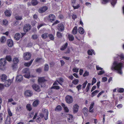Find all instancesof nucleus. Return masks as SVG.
<instances>
[{
    "mask_svg": "<svg viewBox=\"0 0 124 124\" xmlns=\"http://www.w3.org/2000/svg\"><path fill=\"white\" fill-rule=\"evenodd\" d=\"M123 65L122 63L114 61L111 67V69L112 70H116L118 73L121 75L122 73V68Z\"/></svg>",
    "mask_w": 124,
    "mask_h": 124,
    "instance_id": "nucleus-1",
    "label": "nucleus"
},
{
    "mask_svg": "<svg viewBox=\"0 0 124 124\" xmlns=\"http://www.w3.org/2000/svg\"><path fill=\"white\" fill-rule=\"evenodd\" d=\"M48 111L47 109L45 108H43L41 113L36 120L39 123L43 117L45 120H47L48 119Z\"/></svg>",
    "mask_w": 124,
    "mask_h": 124,
    "instance_id": "nucleus-2",
    "label": "nucleus"
},
{
    "mask_svg": "<svg viewBox=\"0 0 124 124\" xmlns=\"http://www.w3.org/2000/svg\"><path fill=\"white\" fill-rule=\"evenodd\" d=\"M22 73L25 74L23 75L24 77L26 78H29L30 77V72L28 68H26L23 70Z\"/></svg>",
    "mask_w": 124,
    "mask_h": 124,
    "instance_id": "nucleus-3",
    "label": "nucleus"
},
{
    "mask_svg": "<svg viewBox=\"0 0 124 124\" xmlns=\"http://www.w3.org/2000/svg\"><path fill=\"white\" fill-rule=\"evenodd\" d=\"M46 81V80L44 77H39L38 79V81L39 83V85H41V87H45V85L44 84L42 83H41V84H40V83L44 82Z\"/></svg>",
    "mask_w": 124,
    "mask_h": 124,
    "instance_id": "nucleus-4",
    "label": "nucleus"
},
{
    "mask_svg": "<svg viewBox=\"0 0 124 124\" xmlns=\"http://www.w3.org/2000/svg\"><path fill=\"white\" fill-rule=\"evenodd\" d=\"M65 101L66 102L68 103H71L73 101V98L71 96L69 95L67 96L65 98Z\"/></svg>",
    "mask_w": 124,
    "mask_h": 124,
    "instance_id": "nucleus-5",
    "label": "nucleus"
},
{
    "mask_svg": "<svg viewBox=\"0 0 124 124\" xmlns=\"http://www.w3.org/2000/svg\"><path fill=\"white\" fill-rule=\"evenodd\" d=\"M24 59L25 60H29L31 57V54L29 52H26L23 54Z\"/></svg>",
    "mask_w": 124,
    "mask_h": 124,
    "instance_id": "nucleus-6",
    "label": "nucleus"
},
{
    "mask_svg": "<svg viewBox=\"0 0 124 124\" xmlns=\"http://www.w3.org/2000/svg\"><path fill=\"white\" fill-rule=\"evenodd\" d=\"M33 88L36 91L39 92L41 90L39 86L36 84H34L32 85Z\"/></svg>",
    "mask_w": 124,
    "mask_h": 124,
    "instance_id": "nucleus-7",
    "label": "nucleus"
},
{
    "mask_svg": "<svg viewBox=\"0 0 124 124\" xmlns=\"http://www.w3.org/2000/svg\"><path fill=\"white\" fill-rule=\"evenodd\" d=\"M48 19L49 20V22H52L55 20V16L54 15L50 14L49 15Z\"/></svg>",
    "mask_w": 124,
    "mask_h": 124,
    "instance_id": "nucleus-8",
    "label": "nucleus"
},
{
    "mask_svg": "<svg viewBox=\"0 0 124 124\" xmlns=\"http://www.w3.org/2000/svg\"><path fill=\"white\" fill-rule=\"evenodd\" d=\"M79 106L77 104H74L73 107V111L74 113H76L78 111Z\"/></svg>",
    "mask_w": 124,
    "mask_h": 124,
    "instance_id": "nucleus-9",
    "label": "nucleus"
},
{
    "mask_svg": "<svg viewBox=\"0 0 124 124\" xmlns=\"http://www.w3.org/2000/svg\"><path fill=\"white\" fill-rule=\"evenodd\" d=\"M31 26L30 24H26L24 27L23 30L25 32H27L30 30Z\"/></svg>",
    "mask_w": 124,
    "mask_h": 124,
    "instance_id": "nucleus-10",
    "label": "nucleus"
},
{
    "mask_svg": "<svg viewBox=\"0 0 124 124\" xmlns=\"http://www.w3.org/2000/svg\"><path fill=\"white\" fill-rule=\"evenodd\" d=\"M47 9L48 8L46 6H43L39 8V13H42L46 11Z\"/></svg>",
    "mask_w": 124,
    "mask_h": 124,
    "instance_id": "nucleus-11",
    "label": "nucleus"
},
{
    "mask_svg": "<svg viewBox=\"0 0 124 124\" xmlns=\"http://www.w3.org/2000/svg\"><path fill=\"white\" fill-rule=\"evenodd\" d=\"M57 29L60 31H62L64 30V27L63 24L60 23L58 25Z\"/></svg>",
    "mask_w": 124,
    "mask_h": 124,
    "instance_id": "nucleus-12",
    "label": "nucleus"
},
{
    "mask_svg": "<svg viewBox=\"0 0 124 124\" xmlns=\"http://www.w3.org/2000/svg\"><path fill=\"white\" fill-rule=\"evenodd\" d=\"M4 83L5 86L7 87H8L11 84V80L10 79H8L5 81Z\"/></svg>",
    "mask_w": 124,
    "mask_h": 124,
    "instance_id": "nucleus-13",
    "label": "nucleus"
},
{
    "mask_svg": "<svg viewBox=\"0 0 124 124\" xmlns=\"http://www.w3.org/2000/svg\"><path fill=\"white\" fill-rule=\"evenodd\" d=\"M7 77L5 74H2L0 76V78L2 81L4 82L7 79Z\"/></svg>",
    "mask_w": 124,
    "mask_h": 124,
    "instance_id": "nucleus-14",
    "label": "nucleus"
},
{
    "mask_svg": "<svg viewBox=\"0 0 124 124\" xmlns=\"http://www.w3.org/2000/svg\"><path fill=\"white\" fill-rule=\"evenodd\" d=\"M7 44L8 46L9 47H12L13 45V43L12 40L10 39L8 40L7 41Z\"/></svg>",
    "mask_w": 124,
    "mask_h": 124,
    "instance_id": "nucleus-15",
    "label": "nucleus"
},
{
    "mask_svg": "<svg viewBox=\"0 0 124 124\" xmlns=\"http://www.w3.org/2000/svg\"><path fill=\"white\" fill-rule=\"evenodd\" d=\"M23 77L21 75H19L17 76L16 77V79L18 82H20L23 79Z\"/></svg>",
    "mask_w": 124,
    "mask_h": 124,
    "instance_id": "nucleus-16",
    "label": "nucleus"
},
{
    "mask_svg": "<svg viewBox=\"0 0 124 124\" xmlns=\"http://www.w3.org/2000/svg\"><path fill=\"white\" fill-rule=\"evenodd\" d=\"M7 61L4 58L1 59L0 61V63L3 66H5L7 63Z\"/></svg>",
    "mask_w": 124,
    "mask_h": 124,
    "instance_id": "nucleus-17",
    "label": "nucleus"
},
{
    "mask_svg": "<svg viewBox=\"0 0 124 124\" xmlns=\"http://www.w3.org/2000/svg\"><path fill=\"white\" fill-rule=\"evenodd\" d=\"M32 94V92L30 90H27L25 92V94L26 96H30Z\"/></svg>",
    "mask_w": 124,
    "mask_h": 124,
    "instance_id": "nucleus-18",
    "label": "nucleus"
},
{
    "mask_svg": "<svg viewBox=\"0 0 124 124\" xmlns=\"http://www.w3.org/2000/svg\"><path fill=\"white\" fill-rule=\"evenodd\" d=\"M94 104V103L93 102H92L89 108V112L91 113H93V112L94 111H93V109H92L93 108Z\"/></svg>",
    "mask_w": 124,
    "mask_h": 124,
    "instance_id": "nucleus-19",
    "label": "nucleus"
},
{
    "mask_svg": "<svg viewBox=\"0 0 124 124\" xmlns=\"http://www.w3.org/2000/svg\"><path fill=\"white\" fill-rule=\"evenodd\" d=\"M21 37V35L20 33H16L14 36L15 39L17 40H19Z\"/></svg>",
    "mask_w": 124,
    "mask_h": 124,
    "instance_id": "nucleus-20",
    "label": "nucleus"
},
{
    "mask_svg": "<svg viewBox=\"0 0 124 124\" xmlns=\"http://www.w3.org/2000/svg\"><path fill=\"white\" fill-rule=\"evenodd\" d=\"M34 59H31L30 61L29 62H25L24 63V65L27 67H29L31 64Z\"/></svg>",
    "mask_w": 124,
    "mask_h": 124,
    "instance_id": "nucleus-21",
    "label": "nucleus"
},
{
    "mask_svg": "<svg viewBox=\"0 0 124 124\" xmlns=\"http://www.w3.org/2000/svg\"><path fill=\"white\" fill-rule=\"evenodd\" d=\"M78 31L77 27L76 26H75L73 29L72 31V33L74 35L77 34Z\"/></svg>",
    "mask_w": 124,
    "mask_h": 124,
    "instance_id": "nucleus-22",
    "label": "nucleus"
},
{
    "mask_svg": "<svg viewBox=\"0 0 124 124\" xmlns=\"http://www.w3.org/2000/svg\"><path fill=\"white\" fill-rule=\"evenodd\" d=\"M69 117L68 118V120L69 122L71 123L73 121V117L72 115L69 114Z\"/></svg>",
    "mask_w": 124,
    "mask_h": 124,
    "instance_id": "nucleus-23",
    "label": "nucleus"
},
{
    "mask_svg": "<svg viewBox=\"0 0 124 124\" xmlns=\"http://www.w3.org/2000/svg\"><path fill=\"white\" fill-rule=\"evenodd\" d=\"M10 118L9 116H8L6 120L5 124H10Z\"/></svg>",
    "mask_w": 124,
    "mask_h": 124,
    "instance_id": "nucleus-24",
    "label": "nucleus"
},
{
    "mask_svg": "<svg viewBox=\"0 0 124 124\" xmlns=\"http://www.w3.org/2000/svg\"><path fill=\"white\" fill-rule=\"evenodd\" d=\"M78 31L79 33L81 34H83L84 33V30L81 27H80L79 28Z\"/></svg>",
    "mask_w": 124,
    "mask_h": 124,
    "instance_id": "nucleus-25",
    "label": "nucleus"
},
{
    "mask_svg": "<svg viewBox=\"0 0 124 124\" xmlns=\"http://www.w3.org/2000/svg\"><path fill=\"white\" fill-rule=\"evenodd\" d=\"M5 15L6 16H10L11 15V13L10 11L8 10H7L5 12Z\"/></svg>",
    "mask_w": 124,
    "mask_h": 124,
    "instance_id": "nucleus-26",
    "label": "nucleus"
},
{
    "mask_svg": "<svg viewBox=\"0 0 124 124\" xmlns=\"http://www.w3.org/2000/svg\"><path fill=\"white\" fill-rule=\"evenodd\" d=\"M69 40L70 41H73L74 39V37L72 35L69 34L68 36Z\"/></svg>",
    "mask_w": 124,
    "mask_h": 124,
    "instance_id": "nucleus-27",
    "label": "nucleus"
},
{
    "mask_svg": "<svg viewBox=\"0 0 124 124\" xmlns=\"http://www.w3.org/2000/svg\"><path fill=\"white\" fill-rule=\"evenodd\" d=\"M68 45V43H66L65 45L62 46L61 48H60V50H64L67 48Z\"/></svg>",
    "mask_w": 124,
    "mask_h": 124,
    "instance_id": "nucleus-28",
    "label": "nucleus"
},
{
    "mask_svg": "<svg viewBox=\"0 0 124 124\" xmlns=\"http://www.w3.org/2000/svg\"><path fill=\"white\" fill-rule=\"evenodd\" d=\"M11 67L13 70H15L17 68L18 66L17 65V64L13 63L11 66Z\"/></svg>",
    "mask_w": 124,
    "mask_h": 124,
    "instance_id": "nucleus-29",
    "label": "nucleus"
},
{
    "mask_svg": "<svg viewBox=\"0 0 124 124\" xmlns=\"http://www.w3.org/2000/svg\"><path fill=\"white\" fill-rule=\"evenodd\" d=\"M31 3L33 5L35 6L37 4L38 2L37 0H32Z\"/></svg>",
    "mask_w": 124,
    "mask_h": 124,
    "instance_id": "nucleus-30",
    "label": "nucleus"
},
{
    "mask_svg": "<svg viewBox=\"0 0 124 124\" xmlns=\"http://www.w3.org/2000/svg\"><path fill=\"white\" fill-rule=\"evenodd\" d=\"M39 103V101L38 100H36L34 101L32 105L34 107L36 106Z\"/></svg>",
    "mask_w": 124,
    "mask_h": 124,
    "instance_id": "nucleus-31",
    "label": "nucleus"
},
{
    "mask_svg": "<svg viewBox=\"0 0 124 124\" xmlns=\"http://www.w3.org/2000/svg\"><path fill=\"white\" fill-rule=\"evenodd\" d=\"M56 35L58 38H61L62 36V34L59 31H57V32Z\"/></svg>",
    "mask_w": 124,
    "mask_h": 124,
    "instance_id": "nucleus-32",
    "label": "nucleus"
},
{
    "mask_svg": "<svg viewBox=\"0 0 124 124\" xmlns=\"http://www.w3.org/2000/svg\"><path fill=\"white\" fill-rule=\"evenodd\" d=\"M62 110V107L60 105L57 106L55 108V110L56 111H61Z\"/></svg>",
    "mask_w": 124,
    "mask_h": 124,
    "instance_id": "nucleus-33",
    "label": "nucleus"
},
{
    "mask_svg": "<svg viewBox=\"0 0 124 124\" xmlns=\"http://www.w3.org/2000/svg\"><path fill=\"white\" fill-rule=\"evenodd\" d=\"M22 107L21 106H18L16 108V111H20L22 110Z\"/></svg>",
    "mask_w": 124,
    "mask_h": 124,
    "instance_id": "nucleus-34",
    "label": "nucleus"
},
{
    "mask_svg": "<svg viewBox=\"0 0 124 124\" xmlns=\"http://www.w3.org/2000/svg\"><path fill=\"white\" fill-rule=\"evenodd\" d=\"M41 37L43 39H45L46 38H47L48 37V33H46L42 34Z\"/></svg>",
    "mask_w": 124,
    "mask_h": 124,
    "instance_id": "nucleus-35",
    "label": "nucleus"
},
{
    "mask_svg": "<svg viewBox=\"0 0 124 124\" xmlns=\"http://www.w3.org/2000/svg\"><path fill=\"white\" fill-rule=\"evenodd\" d=\"M48 37L51 40H53L54 39V37L52 34H50L48 35Z\"/></svg>",
    "mask_w": 124,
    "mask_h": 124,
    "instance_id": "nucleus-36",
    "label": "nucleus"
},
{
    "mask_svg": "<svg viewBox=\"0 0 124 124\" xmlns=\"http://www.w3.org/2000/svg\"><path fill=\"white\" fill-rule=\"evenodd\" d=\"M19 62V60L17 58H15L13 59V63L17 64Z\"/></svg>",
    "mask_w": 124,
    "mask_h": 124,
    "instance_id": "nucleus-37",
    "label": "nucleus"
},
{
    "mask_svg": "<svg viewBox=\"0 0 124 124\" xmlns=\"http://www.w3.org/2000/svg\"><path fill=\"white\" fill-rule=\"evenodd\" d=\"M99 92V91L98 90H96L93 91L92 93V95L91 96L92 97H93L96 94L98 93Z\"/></svg>",
    "mask_w": 124,
    "mask_h": 124,
    "instance_id": "nucleus-38",
    "label": "nucleus"
},
{
    "mask_svg": "<svg viewBox=\"0 0 124 124\" xmlns=\"http://www.w3.org/2000/svg\"><path fill=\"white\" fill-rule=\"evenodd\" d=\"M26 108L28 110L30 111L32 109L31 106L30 104H28L26 106Z\"/></svg>",
    "mask_w": 124,
    "mask_h": 124,
    "instance_id": "nucleus-39",
    "label": "nucleus"
},
{
    "mask_svg": "<svg viewBox=\"0 0 124 124\" xmlns=\"http://www.w3.org/2000/svg\"><path fill=\"white\" fill-rule=\"evenodd\" d=\"M6 40V38L5 37L3 36L1 37L0 41L1 43H4L5 41Z\"/></svg>",
    "mask_w": 124,
    "mask_h": 124,
    "instance_id": "nucleus-40",
    "label": "nucleus"
},
{
    "mask_svg": "<svg viewBox=\"0 0 124 124\" xmlns=\"http://www.w3.org/2000/svg\"><path fill=\"white\" fill-rule=\"evenodd\" d=\"M54 89L57 90H58L59 89L60 87L58 86L55 85L54 86H53L51 87V89Z\"/></svg>",
    "mask_w": 124,
    "mask_h": 124,
    "instance_id": "nucleus-41",
    "label": "nucleus"
},
{
    "mask_svg": "<svg viewBox=\"0 0 124 124\" xmlns=\"http://www.w3.org/2000/svg\"><path fill=\"white\" fill-rule=\"evenodd\" d=\"M6 59L8 61L10 62L11 61V58L10 56H7L6 57Z\"/></svg>",
    "mask_w": 124,
    "mask_h": 124,
    "instance_id": "nucleus-42",
    "label": "nucleus"
},
{
    "mask_svg": "<svg viewBox=\"0 0 124 124\" xmlns=\"http://www.w3.org/2000/svg\"><path fill=\"white\" fill-rule=\"evenodd\" d=\"M78 80L77 79H75L74 80L72 81V83L75 85L77 84L78 82Z\"/></svg>",
    "mask_w": 124,
    "mask_h": 124,
    "instance_id": "nucleus-43",
    "label": "nucleus"
},
{
    "mask_svg": "<svg viewBox=\"0 0 124 124\" xmlns=\"http://www.w3.org/2000/svg\"><path fill=\"white\" fill-rule=\"evenodd\" d=\"M79 70L78 68L74 67L72 70V71L73 72L77 73L78 72Z\"/></svg>",
    "mask_w": 124,
    "mask_h": 124,
    "instance_id": "nucleus-44",
    "label": "nucleus"
},
{
    "mask_svg": "<svg viewBox=\"0 0 124 124\" xmlns=\"http://www.w3.org/2000/svg\"><path fill=\"white\" fill-rule=\"evenodd\" d=\"M49 69V66L48 64H46L45 65L44 71H47Z\"/></svg>",
    "mask_w": 124,
    "mask_h": 124,
    "instance_id": "nucleus-45",
    "label": "nucleus"
},
{
    "mask_svg": "<svg viewBox=\"0 0 124 124\" xmlns=\"http://www.w3.org/2000/svg\"><path fill=\"white\" fill-rule=\"evenodd\" d=\"M88 82L87 81H86L85 82L82 84V88L84 89L85 88L86 85L87 83Z\"/></svg>",
    "mask_w": 124,
    "mask_h": 124,
    "instance_id": "nucleus-46",
    "label": "nucleus"
},
{
    "mask_svg": "<svg viewBox=\"0 0 124 124\" xmlns=\"http://www.w3.org/2000/svg\"><path fill=\"white\" fill-rule=\"evenodd\" d=\"M93 52V50H92V51H91L90 50H88V51L87 52L88 54L89 55H92V52H93Z\"/></svg>",
    "mask_w": 124,
    "mask_h": 124,
    "instance_id": "nucleus-47",
    "label": "nucleus"
},
{
    "mask_svg": "<svg viewBox=\"0 0 124 124\" xmlns=\"http://www.w3.org/2000/svg\"><path fill=\"white\" fill-rule=\"evenodd\" d=\"M38 37L37 35L35 34L32 36V38L34 39H36Z\"/></svg>",
    "mask_w": 124,
    "mask_h": 124,
    "instance_id": "nucleus-48",
    "label": "nucleus"
},
{
    "mask_svg": "<svg viewBox=\"0 0 124 124\" xmlns=\"http://www.w3.org/2000/svg\"><path fill=\"white\" fill-rule=\"evenodd\" d=\"M15 18L16 20H21L22 19V16H16Z\"/></svg>",
    "mask_w": 124,
    "mask_h": 124,
    "instance_id": "nucleus-49",
    "label": "nucleus"
},
{
    "mask_svg": "<svg viewBox=\"0 0 124 124\" xmlns=\"http://www.w3.org/2000/svg\"><path fill=\"white\" fill-rule=\"evenodd\" d=\"M76 0H71V3L72 5L73 6L76 5Z\"/></svg>",
    "mask_w": 124,
    "mask_h": 124,
    "instance_id": "nucleus-50",
    "label": "nucleus"
},
{
    "mask_svg": "<svg viewBox=\"0 0 124 124\" xmlns=\"http://www.w3.org/2000/svg\"><path fill=\"white\" fill-rule=\"evenodd\" d=\"M83 113L85 114V113L86 114L88 111V109L86 108L85 107L83 109Z\"/></svg>",
    "mask_w": 124,
    "mask_h": 124,
    "instance_id": "nucleus-51",
    "label": "nucleus"
},
{
    "mask_svg": "<svg viewBox=\"0 0 124 124\" xmlns=\"http://www.w3.org/2000/svg\"><path fill=\"white\" fill-rule=\"evenodd\" d=\"M116 0H113L111 2L112 5L113 6H114V5L116 3Z\"/></svg>",
    "mask_w": 124,
    "mask_h": 124,
    "instance_id": "nucleus-52",
    "label": "nucleus"
},
{
    "mask_svg": "<svg viewBox=\"0 0 124 124\" xmlns=\"http://www.w3.org/2000/svg\"><path fill=\"white\" fill-rule=\"evenodd\" d=\"M8 113L9 115L10 116H12V113H11L10 109L8 108Z\"/></svg>",
    "mask_w": 124,
    "mask_h": 124,
    "instance_id": "nucleus-53",
    "label": "nucleus"
},
{
    "mask_svg": "<svg viewBox=\"0 0 124 124\" xmlns=\"http://www.w3.org/2000/svg\"><path fill=\"white\" fill-rule=\"evenodd\" d=\"M42 69L41 68H39L36 69V71L38 73H40L41 72Z\"/></svg>",
    "mask_w": 124,
    "mask_h": 124,
    "instance_id": "nucleus-54",
    "label": "nucleus"
},
{
    "mask_svg": "<svg viewBox=\"0 0 124 124\" xmlns=\"http://www.w3.org/2000/svg\"><path fill=\"white\" fill-rule=\"evenodd\" d=\"M117 90L119 92L122 93L124 92V89L123 88H120L118 89Z\"/></svg>",
    "mask_w": 124,
    "mask_h": 124,
    "instance_id": "nucleus-55",
    "label": "nucleus"
},
{
    "mask_svg": "<svg viewBox=\"0 0 124 124\" xmlns=\"http://www.w3.org/2000/svg\"><path fill=\"white\" fill-rule=\"evenodd\" d=\"M81 87L82 85H79L76 86V88L78 89V91H79L81 89Z\"/></svg>",
    "mask_w": 124,
    "mask_h": 124,
    "instance_id": "nucleus-56",
    "label": "nucleus"
},
{
    "mask_svg": "<svg viewBox=\"0 0 124 124\" xmlns=\"http://www.w3.org/2000/svg\"><path fill=\"white\" fill-rule=\"evenodd\" d=\"M74 9H76L80 7V5L79 4H78L76 6L75 5L72 6Z\"/></svg>",
    "mask_w": 124,
    "mask_h": 124,
    "instance_id": "nucleus-57",
    "label": "nucleus"
},
{
    "mask_svg": "<svg viewBox=\"0 0 124 124\" xmlns=\"http://www.w3.org/2000/svg\"><path fill=\"white\" fill-rule=\"evenodd\" d=\"M89 75V72L86 71L84 74L83 75V76L84 77H85L86 76H88Z\"/></svg>",
    "mask_w": 124,
    "mask_h": 124,
    "instance_id": "nucleus-58",
    "label": "nucleus"
},
{
    "mask_svg": "<svg viewBox=\"0 0 124 124\" xmlns=\"http://www.w3.org/2000/svg\"><path fill=\"white\" fill-rule=\"evenodd\" d=\"M8 22V21L6 20H4L3 22V24L5 25L7 24Z\"/></svg>",
    "mask_w": 124,
    "mask_h": 124,
    "instance_id": "nucleus-59",
    "label": "nucleus"
},
{
    "mask_svg": "<svg viewBox=\"0 0 124 124\" xmlns=\"http://www.w3.org/2000/svg\"><path fill=\"white\" fill-rule=\"evenodd\" d=\"M109 1V0H103V1L102 3L103 4H106L108 3Z\"/></svg>",
    "mask_w": 124,
    "mask_h": 124,
    "instance_id": "nucleus-60",
    "label": "nucleus"
},
{
    "mask_svg": "<svg viewBox=\"0 0 124 124\" xmlns=\"http://www.w3.org/2000/svg\"><path fill=\"white\" fill-rule=\"evenodd\" d=\"M102 71H100L98 73V74L99 75H101L104 73V71L102 70Z\"/></svg>",
    "mask_w": 124,
    "mask_h": 124,
    "instance_id": "nucleus-61",
    "label": "nucleus"
},
{
    "mask_svg": "<svg viewBox=\"0 0 124 124\" xmlns=\"http://www.w3.org/2000/svg\"><path fill=\"white\" fill-rule=\"evenodd\" d=\"M107 80V78L106 77H104L102 78V81L105 82Z\"/></svg>",
    "mask_w": 124,
    "mask_h": 124,
    "instance_id": "nucleus-62",
    "label": "nucleus"
},
{
    "mask_svg": "<svg viewBox=\"0 0 124 124\" xmlns=\"http://www.w3.org/2000/svg\"><path fill=\"white\" fill-rule=\"evenodd\" d=\"M77 18V16L76 15L73 14L72 16V19L74 20Z\"/></svg>",
    "mask_w": 124,
    "mask_h": 124,
    "instance_id": "nucleus-63",
    "label": "nucleus"
},
{
    "mask_svg": "<svg viewBox=\"0 0 124 124\" xmlns=\"http://www.w3.org/2000/svg\"><path fill=\"white\" fill-rule=\"evenodd\" d=\"M36 22L35 21H33L31 22V24L32 26H34L36 24Z\"/></svg>",
    "mask_w": 124,
    "mask_h": 124,
    "instance_id": "nucleus-64",
    "label": "nucleus"
}]
</instances>
